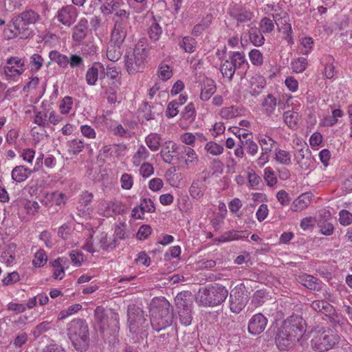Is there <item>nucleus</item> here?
Wrapping results in <instances>:
<instances>
[{"label": "nucleus", "mask_w": 352, "mask_h": 352, "mask_svg": "<svg viewBox=\"0 0 352 352\" xmlns=\"http://www.w3.org/2000/svg\"><path fill=\"white\" fill-rule=\"evenodd\" d=\"M206 189V186L204 182L197 179L192 183L189 188V192L193 199H200L204 196Z\"/></svg>", "instance_id": "nucleus-30"}, {"label": "nucleus", "mask_w": 352, "mask_h": 352, "mask_svg": "<svg viewBox=\"0 0 352 352\" xmlns=\"http://www.w3.org/2000/svg\"><path fill=\"white\" fill-rule=\"evenodd\" d=\"M127 28L114 26L111 32L110 43L122 45L126 36Z\"/></svg>", "instance_id": "nucleus-32"}, {"label": "nucleus", "mask_w": 352, "mask_h": 352, "mask_svg": "<svg viewBox=\"0 0 352 352\" xmlns=\"http://www.w3.org/2000/svg\"><path fill=\"white\" fill-rule=\"evenodd\" d=\"M228 296L226 287L219 283L209 284L199 289L197 302L203 307H214L221 305Z\"/></svg>", "instance_id": "nucleus-3"}, {"label": "nucleus", "mask_w": 352, "mask_h": 352, "mask_svg": "<svg viewBox=\"0 0 352 352\" xmlns=\"http://www.w3.org/2000/svg\"><path fill=\"white\" fill-rule=\"evenodd\" d=\"M140 209L141 210L142 214L145 212H154L155 210L153 201L150 198H144L142 199L140 204Z\"/></svg>", "instance_id": "nucleus-54"}, {"label": "nucleus", "mask_w": 352, "mask_h": 352, "mask_svg": "<svg viewBox=\"0 0 352 352\" xmlns=\"http://www.w3.org/2000/svg\"><path fill=\"white\" fill-rule=\"evenodd\" d=\"M259 144L261 146L262 151L269 153L272 151L275 141L270 137L265 136V138L259 140Z\"/></svg>", "instance_id": "nucleus-56"}, {"label": "nucleus", "mask_w": 352, "mask_h": 352, "mask_svg": "<svg viewBox=\"0 0 352 352\" xmlns=\"http://www.w3.org/2000/svg\"><path fill=\"white\" fill-rule=\"evenodd\" d=\"M195 118V109L193 103L188 104L182 113V119L179 121V126L182 129H186L188 124L192 123Z\"/></svg>", "instance_id": "nucleus-21"}, {"label": "nucleus", "mask_w": 352, "mask_h": 352, "mask_svg": "<svg viewBox=\"0 0 352 352\" xmlns=\"http://www.w3.org/2000/svg\"><path fill=\"white\" fill-rule=\"evenodd\" d=\"M248 234L247 231H237L234 230H231L224 232L221 234L219 238L218 241L219 242H228L231 241L239 240V239H247Z\"/></svg>", "instance_id": "nucleus-24"}, {"label": "nucleus", "mask_w": 352, "mask_h": 352, "mask_svg": "<svg viewBox=\"0 0 352 352\" xmlns=\"http://www.w3.org/2000/svg\"><path fill=\"white\" fill-rule=\"evenodd\" d=\"M327 59L329 62L324 67L322 74L325 78L331 79L335 76V67L331 63L334 60V58L331 56H327Z\"/></svg>", "instance_id": "nucleus-52"}, {"label": "nucleus", "mask_w": 352, "mask_h": 352, "mask_svg": "<svg viewBox=\"0 0 352 352\" xmlns=\"http://www.w3.org/2000/svg\"><path fill=\"white\" fill-rule=\"evenodd\" d=\"M103 73L104 76H102V74H100L101 78L107 76V77L112 81L113 84H116V82H118L120 85V71L118 70V68H116V67H111L110 65H108L106 69V72Z\"/></svg>", "instance_id": "nucleus-47"}, {"label": "nucleus", "mask_w": 352, "mask_h": 352, "mask_svg": "<svg viewBox=\"0 0 352 352\" xmlns=\"http://www.w3.org/2000/svg\"><path fill=\"white\" fill-rule=\"evenodd\" d=\"M28 340V334L25 332H21L10 342V344L13 345L15 348H20L25 344Z\"/></svg>", "instance_id": "nucleus-57"}, {"label": "nucleus", "mask_w": 352, "mask_h": 352, "mask_svg": "<svg viewBox=\"0 0 352 352\" xmlns=\"http://www.w3.org/2000/svg\"><path fill=\"white\" fill-rule=\"evenodd\" d=\"M149 37L153 41H157L162 33V28L155 20L151 23L148 30Z\"/></svg>", "instance_id": "nucleus-50"}, {"label": "nucleus", "mask_w": 352, "mask_h": 352, "mask_svg": "<svg viewBox=\"0 0 352 352\" xmlns=\"http://www.w3.org/2000/svg\"><path fill=\"white\" fill-rule=\"evenodd\" d=\"M249 58L251 63L254 65L261 66L263 63V54L259 50L256 49L252 50L249 52Z\"/></svg>", "instance_id": "nucleus-53"}, {"label": "nucleus", "mask_w": 352, "mask_h": 352, "mask_svg": "<svg viewBox=\"0 0 352 352\" xmlns=\"http://www.w3.org/2000/svg\"><path fill=\"white\" fill-rule=\"evenodd\" d=\"M104 67L102 63L98 62L94 63L92 66L86 72L85 79L87 83L90 86L95 85L98 79L99 72H104Z\"/></svg>", "instance_id": "nucleus-17"}, {"label": "nucleus", "mask_w": 352, "mask_h": 352, "mask_svg": "<svg viewBox=\"0 0 352 352\" xmlns=\"http://www.w3.org/2000/svg\"><path fill=\"white\" fill-rule=\"evenodd\" d=\"M21 18L30 26L32 24H35L41 20V16L36 11L32 9H28L19 14Z\"/></svg>", "instance_id": "nucleus-33"}, {"label": "nucleus", "mask_w": 352, "mask_h": 352, "mask_svg": "<svg viewBox=\"0 0 352 352\" xmlns=\"http://www.w3.org/2000/svg\"><path fill=\"white\" fill-rule=\"evenodd\" d=\"M250 42L256 47L262 46L265 42V38L261 30L256 27L251 28L248 31Z\"/></svg>", "instance_id": "nucleus-31"}, {"label": "nucleus", "mask_w": 352, "mask_h": 352, "mask_svg": "<svg viewBox=\"0 0 352 352\" xmlns=\"http://www.w3.org/2000/svg\"><path fill=\"white\" fill-rule=\"evenodd\" d=\"M43 62L44 60L40 54H34L30 57L31 70L38 71L43 66Z\"/></svg>", "instance_id": "nucleus-59"}, {"label": "nucleus", "mask_w": 352, "mask_h": 352, "mask_svg": "<svg viewBox=\"0 0 352 352\" xmlns=\"http://www.w3.org/2000/svg\"><path fill=\"white\" fill-rule=\"evenodd\" d=\"M94 195L88 191L82 192L79 197L77 208L83 214H89L91 211V204L92 202Z\"/></svg>", "instance_id": "nucleus-20"}, {"label": "nucleus", "mask_w": 352, "mask_h": 352, "mask_svg": "<svg viewBox=\"0 0 352 352\" xmlns=\"http://www.w3.org/2000/svg\"><path fill=\"white\" fill-rule=\"evenodd\" d=\"M267 294L264 289L256 291L252 296L251 304L255 307L263 305L267 299Z\"/></svg>", "instance_id": "nucleus-41"}, {"label": "nucleus", "mask_w": 352, "mask_h": 352, "mask_svg": "<svg viewBox=\"0 0 352 352\" xmlns=\"http://www.w3.org/2000/svg\"><path fill=\"white\" fill-rule=\"evenodd\" d=\"M311 203L309 197L305 194L300 195L292 204L291 210L294 212L302 211L306 209Z\"/></svg>", "instance_id": "nucleus-34"}, {"label": "nucleus", "mask_w": 352, "mask_h": 352, "mask_svg": "<svg viewBox=\"0 0 352 352\" xmlns=\"http://www.w3.org/2000/svg\"><path fill=\"white\" fill-rule=\"evenodd\" d=\"M248 300L249 298L244 284L237 285L232 289L230 294L229 302L230 311L235 314L240 313L245 308Z\"/></svg>", "instance_id": "nucleus-9"}, {"label": "nucleus", "mask_w": 352, "mask_h": 352, "mask_svg": "<svg viewBox=\"0 0 352 352\" xmlns=\"http://www.w3.org/2000/svg\"><path fill=\"white\" fill-rule=\"evenodd\" d=\"M179 46L185 52L192 53L196 50L197 41L191 36H185L179 43Z\"/></svg>", "instance_id": "nucleus-44"}, {"label": "nucleus", "mask_w": 352, "mask_h": 352, "mask_svg": "<svg viewBox=\"0 0 352 352\" xmlns=\"http://www.w3.org/2000/svg\"><path fill=\"white\" fill-rule=\"evenodd\" d=\"M47 260V257L44 250H39L35 254L32 263L36 267H42L46 263Z\"/></svg>", "instance_id": "nucleus-60"}, {"label": "nucleus", "mask_w": 352, "mask_h": 352, "mask_svg": "<svg viewBox=\"0 0 352 352\" xmlns=\"http://www.w3.org/2000/svg\"><path fill=\"white\" fill-rule=\"evenodd\" d=\"M148 157V151L144 146L141 145L134 153L132 157V163L135 166H139L142 161L146 160Z\"/></svg>", "instance_id": "nucleus-38"}, {"label": "nucleus", "mask_w": 352, "mask_h": 352, "mask_svg": "<svg viewBox=\"0 0 352 352\" xmlns=\"http://www.w3.org/2000/svg\"><path fill=\"white\" fill-rule=\"evenodd\" d=\"M220 59V72L223 77L228 78L229 81H231L235 73V70L234 67H232V63H229L226 57Z\"/></svg>", "instance_id": "nucleus-37"}, {"label": "nucleus", "mask_w": 352, "mask_h": 352, "mask_svg": "<svg viewBox=\"0 0 352 352\" xmlns=\"http://www.w3.org/2000/svg\"><path fill=\"white\" fill-rule=\"evenodd\" d=\"M278 104H280V101H278L273 94H267L261 102L263 113L268 117L272 116L274 113Z\"/></svg>", "instance_id": "nucleus-16"}, {"label": "nucleus", "mask_w": 352, "mask_h": 352, "mask_svg": "<svg viewBox=\"0 0 352 352\" xmlns=\"http://www.w3.org/2000/svg\"><path fill=\"white\" fill-rule=\"evenodd\" d=\"M216 91V85L214 80L206 79L204 81L201 87L200 98L203 101L208 100Z\"/></svg>", "instance_id": "nucleus-26"}, {"label": "nucleus", "mask_w": 352, "mask_h": 352, "mask_svg": "<svg viewBox=\"0 0 352 352\" xmlns=\"http://www.w3.org/2000/svg\"><path fill=\"white\" fill-rule=\"evenodd\" d=\"M291 157L292 155L289 151L282 149H276L274 159L278 163L284 165H289L292 162Z\"/></svg>", "instance_id": "nucleus-46"}, {"label": "nucleus", "mask_w": 352, "mask_h": 352, "mask_svg": "<svg viewBox=\"0 0 352 352\" xmlns=\"http://www.w3.org/2000/svg\"><path fill=\"white\" fill-rule=\"evenodd\" d=\"M51 60L56 62L60 67L67 68L69 65L68 57L58 51L53 50L49 53Z\"/></svg>", "instance_id": "nucleus-39"}, {"label": "nucleus", "mask_w": 352, "mask_h": 352, "mask_svg": "<svg viewBox=\"0 0 352 352\" xmlns=\"http://www.w3.org/2000/svg\"><path fill=\"white\" fill-rule=\"evenodd\" d=\"M161 136L156 133H151L145 138L146 144L152 151L159 150L161 145Z\"/></svg>", "instance_id": "nucleus-36"}, {"label": "nucleus", "mask_w": 352, "mask_h": 352, "mask_svg": "<svg viewBox=\"0 0 352 352\" xmlns=\"http://www.w3.org/2000/svg\"><path fill=\"white\" fill-rule=\"evenodd\" d=\"M183 152L187 157V158L185 160V163L187 166H188L190 164L197 162L198 156L191 147H184Z\"/></svg>", "instance_id": "nucleus-63"}, {"label": "nucleus", "mask_w": 352, "mask_h": 352, "mask_svg": "<svg viewBox=\"0 0 352 352\" xmlns=\"http://www.w3.org/2000/svg\"><path fill=\"white\" fill-rule=\"evenodd\" d=\"M283 120L285 123L290 129H294L297 126L298 120V114L293 111H285L283 115Z\"/></svg>", "instance_id": "nucleus-43"}, {"label": "nucleus", "mask_w": 352, "mask_h": 352, "mask_svg": "<svg viewBox=\"0 0 352 352\" xmlns=\"http://www.w3.org/2000/svg\"><path fill=\"white\" fill-rule=\"evenodd\" d=\"M88 21L85 18H81L78 23L73 28L72 38L76 42L82 41L88 32Z\"/></svg>", "instance_id": "nucleus-18"}, {"label": "nucleus", "mask_w": 352, "mask_h": 352, "mask_svg": "<svg viewBox=\"0 0 352 352\" xmlns=\"http://www.w3.org/2000/svg\"><path fill=\"white\" fill-rule=\"evenodd\" d=\"M175 303L181 324L189 326L192 320L193 301L191 293L184 291L177 294Z\"/></svg>", "instance_id": "nucleus-6"}, {"label": "nucleus", "mask_w": 352, "mask_h": 352, "mask_svg": "<svg viewBox=\"0 0 352 352\" xmlns=\"http://www.w3.org/2000/svg\"><path fill=\"white\" fill-rule=\"evenodd\" d=\"M78 11L72 5L63 6L57 11L55 18L65 26L70 27L76 21Z\"/></svg>", "instance_id": "nucleus-11"}, {"label": "nucleus", "mask_w": 352, "mask_h": 352, "mask_svg": "<svg viewBox=\"0 0 352 352\" xmlns=\"http://www.w3.org/2000/svg\"><path fill=\"white\" fill-rule=\"evenodd\" d=\"M307 66V60L304 57H299L292 62V68L294 72H304Z\"/></svg>", "instance_id": "nucleus-48"}, {"label": "nucleus", "mask_w": 352, "mask_h": 352, "mask_svg": "<svg viewBox=\"0 0 352 352\" xmlns=\"http://www.w3.org/2000/svg\"><path fill=\"white\" fill-rule=\"evenodd\" d=\"M179 102L177 100H173L168 104L166 111V116L168 118H174L178 113Z\"/></svg>", "instance_id": "nucleus-61"}, {"label": "nucleus", "mask_w": 352, "mask_h": 352, "mask_svg": "<svg viewBox=\"0 0 352 352\" xmlns=\"http://www.w3.org/2000/svg\"><path fill=\"white\" fill-rule=\"evenodd\" d=\"M32 170L24 166H16L12 170V179L20 183L26 180L32 174Z\"/></svg>", "instance_id": "nucleus-25"}, {"label": "nucleus", "mask_w": 352, "mask_h": 352, "mask_svg": "<svg viewBox=\"0 0 352 352\" xmlns=\"http://www.w3.org/2000/svg\"><path fill=\"white\" fill-rule=\"evenodd\" d=\"M130 12L123 9L117 10L114 14V26L128 28Z\"/></svg>", "instance_id": "nucleus-27"}, {"label": "nucleus", "mask_w": 352, "mask_h": 352, "mask_svg": "<svg viewBox=\"0 0 352 352\" xmlns=\"http://www.w3.org/2000/svg\"><path fill=\"white\" fill-rule=\"evenodd\" d=\"M264 179L269 186H273L277 183V178L275 176V173L270 167L265 168Z\"/></svg>", "instance_id": "nucleus-58"}, {"label": "nucleus", "mask_w": 352, "mask_h": 352, "mask_svg": "<svg viewBox=\"0 0 352 352\" xmlns=\"http://www.w3.org/2000/svg\"><path fill=\"white\" fill-rule=\"evenodd\" d=\"M127 316L130 331H135L136 329L146 321L144 311L135 305L128 307Z\"/></svg>", "instance_id": "nucleus-10"}, {"label": "nucleus", "mask_w": 352, "mask_h": 352, "mask_svg": "<svg viewBox=\"0 0 352 352\" xmlns=\"http://www.w3.org/2000/svg\"><path fill=\"white\" fill-rule=\"evenodd\" d=\"M241 144L243 145L247 153L252 156L255 155L258 152V145L250 138L246 139L245 141H241Z\"/></svg>", "instance_id": "nucleus-51"}, {"label": "nucleus", "mask_w": 352, "mask_h": 352, "mask_svg": "<svg viewBox=\"0 0 352 352\" xmlns=\"http://www.w3.org/2000/svg\"><path fill=\"white\" fill-rule=\"evenodd\" d=\"M173 309L164 298H154L150 303L151 324L156 331L170 326L173 320Z\"/></svg>", "instance_id": "nucleus-2"}, {"label": "nucleus", "mask_w": 352, "mask_h": 352, "mask_svg": "<svg viewBox=\"0 0 352 352\" xmlns=\"http://www.w3.org/2000/svg\"><path fill=\"white\" fill-rule=\"evenodd\" d=\"M260 27L263 33H270L274 29L273 21L268 17H264L261 19Z\"/></svg>", "instance_id": "nucleus-64"}, {"label": "nucleus", "mask_w": 352, "mask_h": 352, "mask_svg": "<svg viewBox=\"0 0 352 352\" xmlns=\"http://www.w3.org/2000/svg\"><path fill=\"white\" fill-rule=\"evenodd\" d=\"M311 307L316 311L327 314L329 312L331 305L325 300H314L311 304Z\"/></svg>", "instance_id": "nucleus-49"}, {"label": "nucleus", "mask_w": 352, "mask_h": 352, "mask_svg": "<svg viewBox=\"0 0 352 352\" xmlns=\"http://www.w3.org/2000/svg\"><path fill=\"white\" fill-rule=\"evenodd\" d=\"M279 22H281L282 25L280 26L281 30L283 32L285 40H287L289 44H293V39L292 37V26L288 23L287 16H280L278 19Z\"/></svg>", "instance_id": "nucleus-40"}, {"label": "nucleus", "mask_w": 352, "mask_h": 352, "mask_svg": "<svg viewBox=\"0 0 352 352\" xmlns=\"http://www.w3.org/2000/svg\"><path fill=\"white\" fill-rule=\"evenodd\" d=\"M4 34L8 39L19 37L21 39H26L34 35V32L18 14L12 18L8 27L4 30Z\"/></svg>", "instance_id": "nucleus-8"}, {"label": "nucleus", "mask_w": 352, "mask_h": 352, "mask_svg": "<svg viewBox=\"0 0 352 352\" xmlns=\"http://www.w3.org/2000/svg\"><path fill=\"white\" fill-rule=\"evenodd\" d=\"M306 331L305 322L299 315L287 318L278 329L276 336L277 346L281 350H289L302 337Z\"/></svg>", "instance_id": "nucleus-1"}, {"label": "nucleus", "mask_w": 352, "mask_h": 352, "mask_svg": "<svg viewBox=\"0 0 352 352\" xmlns=\"http://www.w3.org/2000/svg\"><path fill=\"white\" fill-rule=\"evenodd\" d=\"M148 54V49L144 40L139 41L133 50H127L124 56L127 72L134 74L142 70Z\"/></svg>", "instance_id": "nucleus-5"}, {"label": "nucleus", "mask_w": 352, "mask_h": 352, "mask_svg": "<svg viewBox=\"0 0 352 352\" xmlns=\"http://www.w3.org/2000/svg\"><path fill=\"white\" fill-rule=\"evenodd\" d=\"M267 318L262 314H256L250 319L248 330V332L254 336H257L263 333L267 324Z\"/></svg>", "instance_id": "nucleus-13"}, {"label": "nucleus", "mask_w": 352, "mask_h": 352, "mask_svg": "<svg viewBox=\"0 0 352 352\" xmlns=\"http://www.w3.org/2000/svg\"><path fill=\"white\" fill-rule=\"evenodd\" d=\"M300 45V52L302 54L307 55L313 49L314 41L311 37H304L301 39Z\"/></svg>", "instance_id": "nucleus-55"}, {"label": "nucleus", "mask_w": 352, "mask_h": 352, "mask_svg": "<svg viewBox=\"0 0 352 352\" xmlns=\"http://www.w3.org/2000/svg\"><path fill=\"white\" fill-rule=\"evenodd\" d=\"M67 334L76 351H87L89 344V333L88 324L85 320H72L67 326Z\"/></svg>", "instance_id": "nucleus-4"}, {"label": "nucleus", "mask_w": 352, "mask_h": 352, "mask_svg": "<svg viewBox=\"0 0 352 352\" xmlns=\"http://www.w3.org/2000/svg\"><path fill=\"white\" fill-rule=\"evenodd\" d=\"M25 62L22 58L12 56L6 60L4 73L7 76L15 77L21 75L25 71Z\"/></svg>", "instance_id": "nucleus-12"}, {"label": "nucleus", "mask_w": 352, "mask_h": 352, "mask_svg": "<svg viewBox=\"0 0 352 352\" xmlns=\"http://www.w3.org/2000/svg\"><path fill=\"white\" fill-rule=\"evenodd\" d=\"M68 151L73 155H78L85 148L83 140L73 139L67 142Z\"/></svg>", "instance_id": "nucleus-42"}, {"label": "nucleus", "mask_w": 352, "mask_h": 352, "mask_svg": "<svg viewBox=\"0 0 352 352\" xmlns=\"http://www.w3.org/2000/svg\"><path fill=\"white\" fill-rule=\"evenodd\" d=\"M310 150L305 143L301 145V148L297 150L294 154V159L302 169L306 170L308 168L309 166L303 161L305 158H308V155H310Z\"/></svg>", "instance_id": "nucleus-28"}, {"label": "nucleus", "mask_w": 352, "mask_h": 352, "mask_svg": "<svg viewBox=\"0 0 352 352\" xmlns=\"http://www.w3.org/2000/svg\"><path fill=\"white\" fill-rule=\"evenodd\" d=\"M165 144L166 146L160 151V155L164 162L170 164L175 156L176 146L171 142H166Z\"/></svg>", "instance_id": "nucleus-29"}, {"label": "nucleus", "mask_w": 352, "mask_h": 352, "mask_svg": "<svg viewBox=\"0 0 352 352\" xmlns=\"http://www.w3.org/2000/svg\"><path fill=\"white\" fill-rule=\"evenodd\" d=\"M122 45L109 43L107 50V58L113 62L118 60L122 56Z\"/></svg>", "instance_id": "nucleus-35"}, {"label": "nucleus", "mask_w": 352, "mask_h": 352, "mask_svg": "<svg viewBox=\"0 0 352 352\" xmlns=\"http://www.w3.org/2000/svg\"><path fill=\"white\" fill-rule=\"evenodd\" d=\"M73 105L72 98L69 96L65 97L60 104V111L62 114H67Z\"/></svg>", "instance_id": "nucleus-62"}, {"label": "nucleus", "mask_w": 352, "mask_h": 352, "mask_svg": "<svg viewBox=\"0 0 352 352\" xmlns=\"http://www.w3.org/2000/svg\"><path fill=\"white\" fill-rule=\"evenodd\" d=\"M67 199L68 197L65 193L55 191L47 193L42 203L46 206H50L51 202L55 204L56 206H60L65 205Z\"/></svg>", "instance_id": "nucleus-19"}, {"label": "nucleus", "mask_w": 352, "mask_h": 352, "mask_svg": "<svg viewBox=\"0 0 352 352\" xmlns=\"http://www.w3.org/2000/svg\"><path fill=\"white\" fill-rule=\"evenodd\" d=\"M50 263L53 267V277L55 279H63L65 276V265L67 263V259L65 257H58Z\"/></svg>", "instance_id": "nucleus-23"}, {"label": "nucleus", "mask_w": 352, "mask_h": 352, "mask_svg": "<svg viewBox=\"0 0 352 352\" xmlns=\"http://www.w3.org/2000/svg\"><path fill=\"white\" fill-rule=\"evenodd\" d=\"M230 16L237 21V25L251 21L253 13L245 8H239L230 12Z\"/></svg>", "instance_id": "nucleus-22"}, {"label": "nucleus", "mask_w": 352, "mask_h": 352, "mask_svg": "<svg viewBox=\"0 0 352 352\" xmlns=\"http://www.w3.org/2000/svg\"><path fill=\"white\" fill-rule=\"evenodd\" d=\"M296 280L299 283L311 290L320 291L324 286L320 280L307 274L298 275Z\"/></svg>", "instance_id": "nucleus-14"}, {"label": "nucleus", "mask_w": 352, "mask_h": 352, "mask_svg": "<svg viewBox=\"0 0 352 352\" xmlns=\"http://www.w3.org/2000/svg\"><path fill=\"white\" fill-rule=\"evenodd\" d=\"M339 341L338 335L330 329L314 333L311 340V348L315 351L323 352L332 349Z\"/></svg>", "instance_id": "nucleus-7"}, {"label": "nucleus", "mask_w": 352, "mask_h": 352, "mask_svg": "<svg viewBox=\"0 0 352 352\" xmlns=\"http://www.w3.org/2000/svg\"><path fill=\"white\" fill-rule=\"evenodd\" d=\"M205 150L208 153L213 155L217 156L220 155L223 152V145L218 144L214 141H210L207 142L205 145Z\"/></svg>", "instance_id": "nucleus-45"}, {"label": "nucleus", "mask_w": 352, "mask_h": 352, "mask_svg": "<svg viewBox=\"0 0 352 352\" xmlns=\"http://www.w3.org/2000/svg\"><path fill=\"white\" fill-rule=\"evenodd\" d=\"M225 57L229 63H232L235 72L240 69L246 70L248 67V63L243 52H230L228 56Z\"/></svg>", "instance_id": "nucleus-15"}]
</instances>
